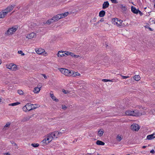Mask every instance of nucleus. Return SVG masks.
<instances>
[{
    "instance_id": "nucleus-47",
    "label": "nucleus",
    "mask_w": 155,
    "mask_h": 155,
    "mask_svg": "<svg viewBox=\"0 0 155 155\" xmlns=\"http://www.w3.org/2000/svg\"><path fill=\"white\" fill-rule=\"evenodd\" d=\"M70 55L71 57H73V55L74 54L73 53H72L71 52H70Z\"/></svg>"
},
{
    "instance_id": "nucleus-16",
    "label": "nucleus",
    "mask_w": 155,
    "mask_h": 155,
    "mask_svg": "<svg viewBox=\"0 0 155 155\" xmlns=\"http://www.w3.org/2000/svg\"><path fill=\"white\" fill-rule=\"evenodd\" d=\"M154 138H155V133L148 135L147 137V139L148 140H151Z\"/></svg>"
},
{
    "instance_id": "nucleus-13",
    "label": "nucleus",
    "mask_w": 155,
    "mask_h": 155,
    "mask_svg": "<svg viewBox=\"0 0 155 155\" xmlns=\"http://www.w3.org/2000/svg\"><path fill=\"white\" fill-rule=\"evenodd\" d=\"M35 51L37 54H41L45 52V50L41 48H38L36 49Z\"/></svg>"
},
{
    "instance_id": "nucleus-14",
    "label": "nucleus",
    "mask_w": 155,
    "mask_h": 155,
    "mask_svg": "<svg viewBox=\"0 0 155 155\" xmlns=\"http://www.w3.org/2000/svg\"><path fill=\"white\" fill-rule=\"evenodd\" d=\"M109 4L108 1L104 2L102 5V8L106 9L109 6Z\"/></svg>"
},
{
    "instance_id": "nucleus-25",
    "label": "nucleus",
    "mask_w": 155,
    "mask_h": 155,
    "mask_svg": "<svg viewBox=\"0 0 155 155\" xmlns=\"http://www.w3.org/2000/svg\"><path fill=\"white\" fill-rule=\"evenodd\" d=\"M96 144L97 145H104L105 144V143L104 142H103L100 140H97L96 142Z\"/></svg>"
},
{
    "instance_id": "nucleus-31",
    "label": "nucleus",
    "mask_w": 155,
    "mask_h": 155,
    "mask_svg": "<svg viewBox=\"0 0 155 155\" xmlns=\"http://www.w3.org/2000/svg\"><path fill=\"white\" fill-rule=\"evenodd\" d=\"M31 145L34 147H37L39 146V144L38 143H32Z\"/></svg>"
},
{
    "instance_id": "nucleus-30",
    "label": "nucleus",
    "mask_w": 155,
    "mask_h": 155,
    "mask_svg": "<svg viewBox=\"0 0 155 155\" xmlns=\"http://www.w3.org/2000/svg\"><path fill=\"white\" fill-rule=\"evenodd\" d=\"M103 133L104 131L102 130H100L98 131V134L100 136H101Z\"/></svg>"
},
{
    "instance_id": "nucleus-51",
    "label": "nucleus",
    "mask_w": 155,
    "mask_h": 155,
    "mask_svg": "<svg viewBox=\"0 0 155 155\" xmlns=\"http://www.w3.org/2000/svg\"><path fill=\"white\" fill-rule=\"evenodd\" d=\"M149 29L151 31H153V30L152 28H149Z\"/></svg>"
},
{
    "instance_id": "nucleus-35",
    "label": "nucleus",
    "mask_w": 155,
    "mask_h": 155,
    "mask_svg": "<svg viewBox=\"0 0 155 155\" xmlns=\"http://www.w3.org/2000/svg\"><path fill=\"white\" fill-rule=\"evenodd\" d=\"M119 75L122 77L123 79H127V78H129V76H124L122 75L121 74H119Z\"/></svg>"
},
{
    "instance_id": "nucleus-5",
    "label": "nucleus",
    "mask_w": 155,
    "mask_h": 155,
    "mask_svg": "<svg viewBox=\"0 0 155 155\" xmlns=\"http://www.w3.org/2000/svg\"><path fill=\"white\" fill-rule=\"evenodd\" d=\"M112 22L113 24L117 26H121L122 21L121 20H119L117 18H114L112 19Z\"/></svg>"
},
{
    "instance_id": "nucleus-32",
    "label": "nucleus",
    "mask_w": 155,
    "mask_h": 155,
    "mask_svg": "<svg viewBox=\"0 0 155 155\" xmlns=\"http://www.w3.org/2000/svg\"><path fill=\"white\" fill-rule=\"evenodd\" d=\"M38 105L33 104V105L32 106V110L36 109V108H38Z\"/></svg>"
},
{
    "instance_id": "nucleus-45",
    "label": "nucleus",
    "mask_w": 155,
    "mask_h": 155,
    "mask_svg": "<svg viewBox=\"0 0 155 155\" xmlns=\"http://www.w3.org/2000/svg\"><path fill=\"white\" fill-rule=\"evenodd\" d=\"M42 75L44 77V78L45 79H46L47 78V76H46L45 74H42Z\"/></svg>"
},
{
    "instance_id": "nucleus-46",
    "label": "nucleus",
    "mask_w": 155,
    "mask_h": 155,
    "mask_svg": "<svg viewBox=\"0 0 155 155\" xmlns=\"http://www.w3.org/2000/svg\"><path fill=\"white\" fill-rule=\"evenodd\" d=\"M62 91L65 94H67V92H66V91L65 90H64V89H63L62 90Z\"/></svg>"
},
{
    "instance_id": "nucleus-12",
    "label": "nucleus",
    "mask_w": 155,
    "mask_h": 155,
    "mask_svg": "<svg viewBox=\"0 0 155 155\" xmlns=\"http://www.w3.org/2000/svg\"><path fill=\"white\" fill-rule=\"evenodd\" d=\"M133 111L134 112L133 113V116H138L142 115V113L138 110H133Z\"/></svg>"
},
{
    "instance_id": "nucleus-22",
    "label": "nucleus",
    "mask_w": 155,
    "mask_h": 155,
    "mask_svg": "<svg viewBox=\"0 0 155 155\" xmlns=\"http://www.w3.org/2000/svg\"><path fill=\"white\" fill-rule=\"evenodd\" d=\"M11 123L10 122H7L5 125L4 126V127L3 128V129L4 130H6L10 126V125Z\"/></svg>"
},
{
    "instance_id": "nucleus-24",
    "label": "nucleus",
    "mask_w": 155,
    "mask_h": 155,
    "mask_svg": "<svg viewBox=\"0 0 155 155\" xmlns=\"http://www.w3.org/2000/svg\"><path fill=\"white\" fill-rule=\"evenodd\" d=\"M31 117V116H28L24 118L22 120V121L23 122L29 120Z\"/></svg>"
},
{
    "instance_id": "nucleus-18",
    "label": "nucleus",
    "mask_w": 155,
    "mask_h": 155,
    "mask_svg": "<svg viewBox=\"0 0 155 155\" xmlns=\"http://www.w3.org/2000/svg\"><path fill=\"white\" fill-rule=\"evenodd\" d=\"M80 74L78 72H74L73 71H71V76L77 77L80 76Z\"/></svg>"
},
{
    "instance_id": "nucleus-10",
    "label": "nucleus",
    "mask_w": 155,
    "mask_h": 155,
    "mask_svg": "<svg viewBox=\"0 0 155 155\" xmlns=\"http://www.w3.org/2000/svg\"><path fill=\"white\" fill-rule=\"evenodd\" d=\"M42 85L41 84H38V86L34 88L33 92L35 94H38L40 92L41 89Z\"/></svg>"
},
{
    "instance_id": "nucleus-42",
    "label": "nucleus",
    "mask_w": 155,
    "mask_h": 155,
    "mask_svg": "<svg viewBox=\"0 0 155 155\" xmlns=\"http://www.w3.org/2000/svg\"><path fill=\"white\" fill-rule=\"evenodd\" d=\"M109 79H103L102 80V81L104 82H107L108 81Z\"/></svg>"
},
{
    "instance_id": "nucleus-53",
    "label": "nucleus",
    "mask_w": 155,
    "mask_h": 155,
    "mask_svg": "<svg viewBox=\"0 0 155 155\" xmlns=\"http://www.w3.org/2000/svg\"><path fill=\"white\" fill-rule=\"evenodd\" d=\"M2 101V98L1 97H0V102H1Z\"/></svg>"
},
{
    "instance_id": "nucleus-41",
    "label": "nucleus",
    "mask_w": 155,
    "mask_h": 155,
    "mask_svg": "<svg viewBox=\"0 0 155 155\" xmlns=\"http://www.w3.org/2000/svg\"><path fill=\"white\" fill-rule=\"evenodd\" d=\"M70 52L67 51V52H66L64 53V55L66 54V55H70Z\"/></svg>"
},
{
    "instance_id": "nucleus-7",
    "label": "nucleus",
    "mask_w": 155,
    "mask_h": 155,
    "mask_svg": "<svg viewBox=\"0 0 155 155\" xmlns=\"http://www.w3.org/2000/svg\"><path fill=\"white\" fill-rule=\"evenodd\" d=\"M6 68L12 71H15L18 69L17 66L13 63H10L7 64L6 65Z\"/></svg>"
},
{
    "instance_id": "nucleus-29",
    "label": "nucleus",
    "mask_w": 155,
    "mask_h": 155,
    "mask_svg": "<svg viewBox=\"0 0 155 155\" xmlns=\"http://www.w3.org/2000/svg\"><path fill=\"white\" fill-rule=\"evenodd\" d=\"M134 79L136 81H138L140 79V77L139 75H135L134 77Z\"/></svg>"
},
{
    "instance_id": "nucleus-54",
    "label": "nucleus",
    "mask_w": 155,
    "mask_h": 155,
    "mask_svg": "<svg viewBox=\"0 0 155 155\" xmlns=\"http://www.w3.org/2000/svg\"><path fill=\"white\" fill-rule=\"evenodd\" d=\"M103 21V20H100V21Z\"/></svg>"
},
{
    "instance_id": "nucleus-27",
    "label": "nucleus",
    "mask_w": 155,
    "mask_h": 155,
    "mask_svg": "<svg viewBox=\"0 0 155 155\" xmlns=\"http://www.w3.org/2000/svg\"><path fill=\"white\" fill-rule=\"evenodd\" d=\"M116 139L118 141H120L122 140V137H121V135H118Z\"/></svg>"
},
{
    "instance_id": "nucleus-40",
    "label": "nucleus",
    "mask_w": 155,
    "mask_h": 155,
    "mask_svg": "<svg viewBox=\"0 0 155 155\" xmlns=\"http://www.w3.org/2000/svg\"><path fill=\"white\" fill-rule=\"evenodd\" d=\"M73 57H74L75 58H78L80 57L79 55H76L74 54L73 55Z\"/></svg>"
},
{
    "instance_id": "nucleus-11",
    "label": "nucleus",
    "mask_w": 155,
    "mask_h": 155,
    "mask_svg": "<svg viewBox=\"0 0 155 155\" xmlns=\"http://www.w3.org/2000/svg\"><path fill=\"white\" fill-rule=\"evenodd\" d=\"M36 36V35L35 33L34 32H31L30 33H29L28 35H27L26 36V38L28 39H31L32 38L35 37Z\"/></svg>"
},
{
    "instance_id": "nucleus-49",
    "label": "nucleus",
    "mask_w": 155,
    "mask_h": 155,
    "mask_svg": "<svg viewBox=\"0 0 155 155\" xmlns=\"http://www.w3.org/2000/svg\"><path fill=\"white\" fill-rule=\"evenodd\" d=\"M11 143L12 144H14L15 145H16V144L13 141L11 142Z\"/></svg>"
},
{
    "instance_id": "nucleus-38",
    "label": "nucleus",
    "mask_w": 155,
    "mask_h": 155,
    "mask_svg": "<svg viewBox=\"0 0 155 155\" xmlns=\"http://www.w3.org/2000/svg\"><path fill=\"white\" fill-rule=\"evenodd\" d=\"M111 1L112 3L114 4H117L118 3L117 0H111Z\"/></svg>"
},
{
    "instance_id": "nucleus-26",
    "label": "nucleus",
    "mask_w": 155,
    "mask_h": 155,
    "mask_svg": "<svg viewBox=\"0 0 155 155\" xmlns=\"http://www.w3.org/2000/svg\"><path fill=\"white\" fill-rule=\"evenodd\" d=\"M54 22V21L53 19V18H52L51 19L48 20V21L46 22V23L47 24H50Z\"/></svg>"
},
{
    "instance_id": "nucleus-9",
    "label": "nucleus",
    "mask_w": 155,
    "mask_h": 155,
    "mask_svg": "<svg viewBox=\"0 0 155 155\" xmlns=\"http://www.w3.org/2000/svg\"><path fill=\"white\" fill-rule=\"evenodd\" d=\"M131 129L133 130L138 131L140 129V127L138 124H133L131 126Z\"/></svg>"
},
{
    "instance_id": "nucleus-17",
    "label": "nucleus",
    "mask_w": 155,
    "mask_h": 155,
    "mask_svg": "<svg viewBox=\"0 0 155 155\" xmlns=\"http://www.w3.org/2000/svg\"><path fill=\"white\" fill-rule=\"evenodd\" d=\"M64 52L62 51H59L57 54V55L58 57L60 58L64 56H65Z\"/></svg>"
},
{
    "instance_id": "nucleus-36",
    "label": "nucleus",
    "mask_w": 155,
    "mask_h": 155,
    "mask_svg": "<svg viewBox=\"0 0 155 155\" xmlns=\"http://www.w3.org/2000/svg\"><path fill=\"white\" fill-rule=\"evenodd\" d=\"M18 53L19 54H21V55H24L25 54L23 53L22 51H18Z\"/></svg>"
},
{
    "instance_id": "nucleus-15",
    "label": "nucleus",
    "mask_w": 155,
    "mask_h": 155,
    "mask_svg": "<svg viewBox=\"0 0 155 155\" xmlns=\"http://www.w3.org/2000/svg\"><path fill=\"white\" fill-rule=\"evenodd\" d=\"M131 11L133 13L137 14L138 13L139 10L137 9L135 7L132 6L131 7Z\"/></svg>"
},
{
    "instance_id": "nucleus-19",
    "label": "nucleus",
    "mask_w": 155,
    "mask_h": 155,
    "mask_svg": "<svg viewBox=\"0 0 155 155\" xmlns=\"http://www.w3.org/2000/svg\"><path fill=\"white\" fill-rule=\"evenodd\" d=\"M134 112V111H133V110H128L125 112V114L126 115L133 116V113Z\"/></svg>"
},
{
    "instance_id": "nucleus-34",
    "label": "nucleus",
    "mask_w": 155,
    "mask_h": 155,
    "mask_svg": "<svg viewBox=\"0 0 155 155\" xmlns=\"http://www.w3.org/2000/svg\"><path fill=\"white\" fill-rule=\"evenodd\" d=\"M18 93L19 94H23V91H22V90H18Z\"/></svg>"
},
{
    "instance_id": "nucleus-44",
    "label": "nucleus",
    "mask_w": 155,
    "mask_h": 155,
    "mask_svg": "<svg viewBox=\"0 0 155 155\" xmlns=\"http://www.w3.org/2000/svg\"><path fill=\"white\" fill-rule=\"evenodd\" d=\"M154 150L153 149H152V150L150 151V153H154Z\"/></svg>"
},
{
    "instance_id": "nucleus-52",
    "label": "nucleus",
    "mask_w": 155,
    "mask_h": 155,
    "mask_svg": "<svg viewBox=\"0 0 155 155\" xmlns=\"http://www.w3.org/2000/svg\"><path fill=\"white\" fill-rule=\"evenodd\" d=\"M2 63V61L1 59H0V64Z\"/></svg>"
},
{
    "instance_id": "nucleus-8",
    "label": "nucleus",
    "mask_w": 155,
    "mask_h": 155,
    "mask_svg": "<svg viewBox=\"0 0 155 155\" xmlns=\"http://www.w3.org/2000/svg\"><path fill=\"white\" fill-rule=\"evenodd\" d=\"M33 104L30 103H28L26 104L22 108L23 111L27 112L32 110V106Z\"/></svg>"
},
{
    "instance_id": "nucleus-23",
    "label": "nucleus",
    "mask_w": 155,
    "mask_h": 155,
    "mask_svg": "<svg viewBox=\"0 0 155 155\" xmlns=\"http://www.w3.org/2000/svg\"><path fill=\"white\" fill-rule=\"evenodd\" d=\"M120 6L121 10L123 12H124L127 10V8L125 5L123 4H120Z\"/></svg>"
},
{
    "instance_id": "nucleus-39",
    "label": "nucleus",
    "mask_w": 155,
    "mask_h": 155,
    "mask_svg": "<svg viewBox=\"0 0 155 155\" xmlns=\"http://www.w3.org/2000/svg\"><path fill=\"white\" fill-rule=\"evenodd\" d=\"M42 54L44 56H47L48 55V54L47 52H45H45H43Z\"/></svg>"
},
{
    "instance_id": "nucleus-50",
    "label": "nucleus",
    "mask_w": 155,
    "mask_h": 155,
    "mask_svg": "<svg viewBox=\"0 0 155 155\" xmlns=\"http://www.w3.org/2000/svg\"><path fill=\"white\" fill-rule=\"evenodd\" d=\"M146 146H143L142 147V148H146Z\"/></svg>"
},
{
    "instance_id": "nucleus-21",
    "label": "nucleus",
    "mask_w": 155,
    "mask_h": 155,
    "mask_svg": "<svg viewBox=\"0 0 155 155\" xmlns=\"http://www.w3.org/2000/svg\"><path fill=\"white\" fill-rule=\"evenodd\" d=\"M105 14V12L104 10L100 11L99 13V16L101 17H102L104 16Z\"/></svg>"
},
{
    "instance_id": "nucleus-55",
    "label": "nucleus",
    "mask_w": 155,
    "mask_h": 155,
    "mask_svg": "<svg viewBox=\"0 0 155 155\" xmlns=\"http://www.w3.org/2000/svg\"><path fill=\"white\" fill-rule=\"evenodd\" d=\"M34 114H33L32 115V117H33V116H34Z\"/></svg>"
},
{
    "instance_id": "nucleus-4",
    "label": "nucleus",
    "mask_w": 155,
    "mask_h": 155,
    "mask_svg": "<svg viewBox=\"0 0 155 155\" xmlns=\"http://www.w3.org/2000/svg\"><path fill=\"white\" fill-rule=\"evenodd\" d=\"M18 27L16 26H14L9 28L6 32L5 34L7 35H11L13 34L17 30Z\"/></svg>"
},
{
    "instance_id": "nucleus-37",
    "label": "nucleus",
    "mask_w": 155,
    "mask_h": 155,
    "mask_svg": "<svg viewBox=\"0 0 155 155\" xmlns=\"http://www.w3.org/2000/svg\"><path fill=\"white\" fill-rule=\"evenodd\" d=\"M61 107L62 109L64 110H66L67 108V107L65 105H62Z\"/></svg>"
},
{
    "instance_id": "nucleus-3",
    "label": "nucleus",
    "mask_w": 155,
    "mask_h": 155,
    "mask_svg": "<svg viewBox=\"0 0 155 155\" xmlns=\"http://www.w3.org/2000/svg\"><path fill=\"white\" fill-rule=\"evenodd\" d=\"M68 14V12H66L64 13L58 14L53 17L54 21L56 22L60 19L64 18L67 16Z\"/></svg>"
},
{
    "instance_id": "nucleus-56",
    "label": "nucleus",
    "mask_w": 155,
    "mask_h": 155,
    "mask_svg": "<svg viewBox=\"0 0 155 155\" xmlns=\"http://www.w3.org/2000/svg\"><path fill=\"white\" fill-rule=\"evenodd\" d=\"M97 155H100V154H97Z\"/></svg>"
},
{
    "instance_id": "nucleus-48",
    "label": "nucleus",
    "mask_w": 155,
    "mask_h": 155,
    "mask_svg": "<svg viewBox=\"0 0 155 155\" xmlns=\"http://www.w3.org/2000/svg\"><path fill=\"white\" fill-rule=\"evenodd\" d=\"M4 154L5 155H10V154L9 153H4Z\"/></svg>"
},
{
    "instance_id": "nucleus-20",
    "label": "nucleus",
    "mask_w": 155,
    "mask_h": 155,
    "mask_svg": "<svg viewBox=\"0 0 155 155\" xmlns=\"http://www.w3.org/2000/svg\"><path fill=\"white\" fill-rule=\"evenodd\" d=\"M50 97L52 99V100L56 101V102H58V100L56 98V97L54 96L52 92H51L50 93Z\"/></svg>"
},
{
    "instance_id": "nucleus-57",
    "label": "nucleus",
    "mask_w": 155,
    "mask_h": 155,
    "mask_svg": "<svg viewBox=\"0 0 155 155\" xmlns=\"http://www.w3.org/2000/svg\"><path fill=\"white\" fill-rule=\"evenodd\" d=\"M154 8H155V4L154 5Z\"/></svg>"
},
{
    "instance_id": "nucleus-33",
    "label": "nucleus",
    "mask_w": 155,
    "mask_h": 155,
    "mask_svg": "<svg viewBox=\"0 0 155 155\" xmlns=\"http://www.w3.org/2000/svg\"><path fill=\"white\" fill-rule=\"evenodd\" d=\"M117 81H118L117 79H113L111 80L109 79L108 81H109V82H114V81L115 82H117Z\"/></svg>"
},
{
    "instance_id": "nucleus-28",
    "label": "nucleus",
    "mask_w": 155,
    "mask_h": 155,
    "mask_svg": "<svg viewBox=\"0 0 155 155\" xmlns=\"http://www.w3.org/2000/svg\"><path fill=\"white\" fill-rule=\"evenodd\" d=\"M20 104V103L18 102H17L14 103L9 104V105L10 106H15L18 105Z\"/></svg>"
},
{
    "instance_id": "nucleus-6",
    "label": "nucleus",
    "mask_w": 155,
    "mask_h": 155,
    "mask_svg": "<svg viewBox=\"0 0 155 155\" xmlns=\"http://www.w3.org/2000/svg\"><path fill=\"white\" fill-rule=\"evenodd\" d=\"M60 71L63 74L68 76H71V71L65 68H61L60 69Z\"/></svg>"
},
{
    "instance_id": "nucleus-1",
    "label": "nucleus",
    "mask_w": 155,
    "mask_h": 155,
    "mask_svg": "<svg viewBox=\"0 0 155 155\" xmlns=\"http://www.w3.org/2000/svg\"><path fill=\"white\" fill-rule=\"evenodd\" d=\"M62 133L59 131H55L49 134L42 141V144L45 145L48 144L53 139H56L62 135Z\"/></svg>"
},
{
    "instance_id": "nucleus-2",
    "label": "nucleus",
    "mask_w": 155,
    "mask_h": 155,
    "mask_svg": "<svg viewBox=\"0 0 155 155\" xmlns=\"http://www.w3.org/2000/svg\"><path fill=\"white\" fill-rule=\"evenodd\" d=\"M14 7V6H10L0 12V18H3L8 12L12 11Z\"/></svg>"
},
{
    "instance_id": "nucleus-43",
    "label": "nucleus",
    "mask_w": 155,
    "mask_h": 155,
    "mask_svg": "<svg viewBox=\"0 0 155 155\" xmlns=\"http://www.w3.org/2000/svg\"><path fill=\"white\" fill-rule=\"evenodd\" d=\"M138 13H139L140 15V16H141V15H143L141 11H139H139H138Z\"/></svg>"
}]
</instances>
